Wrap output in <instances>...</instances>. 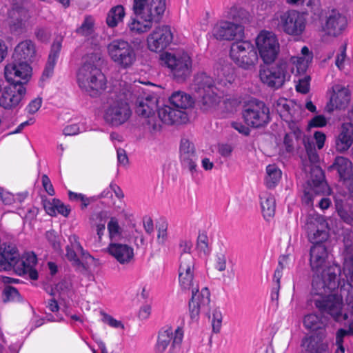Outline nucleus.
Returning a JSON list of instances; mask_svg holds the SVG:
<instances>
[{
	"mask_svg": "<svg viewBox=\"0 0 353 353\" xmlns=\"http://www.w3.org/2000/svg\"><path fill=\"white\" fill-rule=\"evenodd\" d=\"M341 181L346 187L348 192L353 196V169L352 162L343 157H337L333 164Z\"/></svg>",
	"mask_w": 353,
	"mask_h": 353,
	"instance_id": "nucleus-28",
	"label": "nucleus"
},
{
	"mask_svg": "<svg viewBox=\"0 0 353 353\" xmlns=\"http://www.w3.org/2000/svg\"><path fill=\"white\" fill-rule=\"evenodd\" d=\"M246 16V12L239 3H233L227 7L223 12V17L228 19L239 21Z\"/></svg>",
	"mask_w": 353,
	"mask_h": 353,
	"instance_id": "nucleus-47",
	"label": "nucleus"
},
{
	"mask_svg": "<svg viewBox=\"0 0 353 353\" xmlns=\"http://www.w3.org/2000/svg\"><path fill=\"white\" fill-rule=\"evenodd\" d=\"M242 117L248 125L253 128L263 127L270 121V109L263 101L251 99L245 104Z\"/></svg>",
	"mask_w": 353,
	"mask_h": 353,
	"instance_id": "nucleus-15",
	"label": "nucleus"
},
{
	"mask_svg": "<svg viewBox=\"0 0 353 353\" xmlns=\"http://www.w3.org/2000/svg\"><path fill=\"white\" fill-rule=\"evenodd\" d=\"M158 115L160 120L168 125L183 123L187 118L184 112L173 109L168 105L159 108Z\"/></svg>",
	"mask_w": 353,
	"mask_h": 353,
	"instance_id": "nucleus-34",
	"label": "nucleus"
},
{
	"mask_svg": "<svg viewBox=\"0 0 353 353\" xmlns=\"http://www.w3.org/2000/svg\"><path fill=\"white\" fill-rule=\"evenodd\" d=\"M19 1L5 0L10 8H8L7 5L0 8V21H4L9 32L16 36L25 33L30 26V12L23 3H19Z\"/></svg>",
	"mask_w": 353,
	"mask_h": 353,
	"instance_id": "nucleus-8",
	"label": "nucleus"
},
{
	"mask_svg": "<svg viewBox=\"0 0 353 353\" xmlns=\"http://www.w3.org/2000/svg\"><path fill=\"white\" fill-rule=\"evenodd\" d=\"M160 60L163 65L170 69L171 74L177 81H185L192 73V59L185 52H165L160 55Z\"/></svg>",
	"mask_w": 353,
	"mask_h": 353,
	"instance_id": "nucleus-11",
	"label": "nucleus"
},
{
	"mask_svg": "<svg viewBox=\"0 0 353 353\" xmlns=\"http://www.w3.org/2000/svg\"><path fill=\"white\" fill-rule=\"evenodd\" d=\"M336 150L343 152L347 150L353 143V125L343 123L335 141Z\"/></svg>",
	"mask_w": 353,
	"mask_h": 353,
	"instance_id": "nucleus-33",
	"label": "nucleus"
},
{
	"mask_svg": "<svg viewBox=\"0 0 353 353\" xmlns=\"http://www.w3.org/2000/svg\"><path fill=\"white\" fill-rule=\"evenodd\" d=\"M32 68L27 61L12 59L4 68V76L7 81L12 83H27L32 77Z\"/></svg>",
	"mask_w": 353,
	"mask_h": 353,
	"instance_id": "nucleus-19",
	"label": "nucleus"
},
{
	"mask_svg": "<svg viewBox=\"0 0 353 353\" xmlns=\"http://www.w3.org/2000/svg\"><path fill=\"white\" fill-rule=\"evenodd\" d=\"M101 321L102 323L114 329H124V325L121 321L114 319L112 316L103 311L100 312Z\"/></svg>",
	"mask_w": 353,
	"mask_h": 353,
	"instance_id": "nucleus-56",
	"label": "nucleus"
},
{
	"mask_svg": "<svg viewBox=\"0 0 353 353\" xmlns=\"http://www.w3.org/2000/svg\"><path fill=\"white\" fill-rule=\"evenodd\" d=\"M303 325L306 329L312 332L319 331V334L324 336L327 320L324 318H320L315 314H310L305 316Z\"/></svg>",
	"mask_w": 353,
	"mask_h": 353,
	"instance_id": "nucleus-38",
	"label": "nucleus"
},
{
	"mask_svg": "<svg viewBox=\"0 0 353 353\" xmlns=\"http://www.w3.org/2000/svg\"><path fill=\"white\" fill-rule=\"evenodd\" d=\"M194 259L191 253L181 254L179 259V274H194Z\"/></svg>",
	"mask_w": 353,
	"mask_h": 353,
	"instance_id": "nucleus-46",
	"label": "nucleus"
},
{
	"mask_svg": "<svg viewBox=\"0 0 353 353\" xmlns=\"http://www.w3.org/2000/svg\"><path fill=\"white\" fill-rule=\"evenodd\" d=\"M61 48V40H56L52 45L51 50L48 56V62L43 72V78H48L52 76L54 65L57 63Z\"/></svg>",
	"mask_w": 353,
	"mask_h": 353,
	"instance_id": "nucleus-37",
	"label": "nucleus"
},
{
	"mask_svg": "<svg viewBox=\"0 0 353 353\" xmlns=\"http://www.w3.org/2000/svg\"><path fill=\"white\" fill-rule=\"evenodd\" d=\"M230 57L234 63L245 70H252L258 61V55L253 44L248 40L232 43Z\"/></svg>",
	"mask_w": 353,
	"mask_h": 353,
	"instance_id": "nucleus-13",
	"label": "nucleus"
},
{
	"mask_svg": "<svg viewBox=\"0 0 353 353\" xmlns=\"http://www.w3.org/2000/svg\"><path fill=\"white\" fill-rule=\"evenodd\" d=\"M37 258L33 252H26L20 256L14 246H5L4 253H0V270H14L17 274L27 275L32 280L38 279L35 268Z\"/></svg>",
	"mask_w": 353,
	"mask_h": 353,
	"instance_id": "nucleus-7",
	"label": "nucleus"
},
{
	"mask_svg": "<svg viewBox=\"0 0 353 353\" xmlns=\"http://www.w3.org/2000/svg\"><path fill=\"white\" fill-rule=\"evenodd\" d=\"M334 222L335 226H334V228H330L331 231L339 236H343L345 246L347 248H351L353 245V238L351 231L349 230H344L340 222L337 221Z\"/></svg>",
	"mask_w": 353,
	"mask_h": 353,
	"instance_id": "nucleus-50",
	"label": "nucleus"
},
{
	"mask_svg": "<svg viewBox=\"0 0 353 353\" xmlns=\"http://www.w3.org/2000/svg\"><path fill=\"white\" fill-rule=\"evenodd\" d=\"M223 321V314L219 307H214L212 310L211 325L214 333H219Z\"/></svg>",
	"mask_w": 353,
	"mask_h": 353,
	"instance_id": "nucleus-55",
	"label": "nucleus"
},
{
	"mask_svg": "<svg viewBox=\"0 0 353 353\" xmlns=\"http://www.w3.org/2000/svg\"><path fill=\"white\" fill-rule=\"evenodd\" d=\"M160 60L163 65L170 69L171 74L177 81H185L192 73V59L185 52H165L160 55Z\"/></svg>",
	"mask_w": 353,
	"mask_h": 353,
	"instance_id": "nucleus-10",
	"label": "nucleus"
},
{
	"mask_svg": "<svg viewBox=\"0 0 353 353\" xmlns=\"http://www.w3.org/2000/svg\"><path fill=\"white\" fill-rule=\"evenodd\" d=\"M26 198L24 194H19L16 196L12 193L0 188V199L5 205H12L14 203H21Z\"/></svg>",
	"mask_w": 353,
	"mask_h": 353,
	"instance_id": "nucleus-53",
	"label": "nucleus"
},
{
	"mask_svg": "<svg viewBox=\"0 0 353 353\" xmlns=\"http://www.w3.org/2000/svg\"><path fill=\"white\" fill-rule=\"evenodd\" d=\"M235 80L233 70L225 67L218 70L216 82L220 88L214 85V80L205 72L196 74L194 79L192 88L197 94L199 105L203 111H211L216 108L221 101V96L216 90L222 87L228 88Z\"/></svg>",
	"mask_w": 353,
	"mask_h": 353,
	"instance_id": "nucleus-5",
	"label": "nucleus"
},
{
	"mask_svg": "<svg viewBox=\"0 0 353 353\" xmlns=\"http://www.w3.org/2000/svg\"><path fill=\"white\" fill-rule=\"evenodd\" d=\"M311 78L308 75L299 77L296 82V90L302 94H306L310 90Z\"/></svg>",
	"mask_w": 353,
	"mask_h": 353,
	"instance_id": "nucleus-58",
	"label": "nucleus"
},
{
	"mask_svg": "<svg viewBox=\"0 0 353 353\" xmlns=\"http://www.w3.org/2000/svg\"><path fill=\"white\" fill-rule=\"evenodd\" d=\"M214 267L219 271L223 272L227 268V251L224 249H221L216 252L214 256Z\"/></svg>",
	"mask_w": 353,
	"mask_h": 353,
	"instance_id": "nucleus-54",
	"label": "nucleus"
},
{
	"mask_svg": "<svg viewBox=\"0 0 353 353\" xmlns=\"http://www.w3.org/2000/svg\"><path fill=\"white\" fill-rule=\"evenodd\" d=\"M282 172L276 164H270L266 167L264 183L267 188H274L280 182Z\"/></svg>",
	"mask_w": 353,
	"mask_h": 353,
	"instance_id": "nucleus-39",
	"label": "nucleus"
},
{
	"mask_svg": "<svg viewBox=\"0 0 353 353\" xmlns=\"http://www.w3.org/2000/svg\"><path fill=\"white\" fill-rule=\"evenodd\" d=\"M157 21L141 16L132 17L127 24L128 30L134 34H141L148 32Z\"/></svg>",
	"mask_w": 353,
	"mask_h": 353,
	"instance_id": "nucleus-35",
	"label": "nucleus"
},
{
	"mask_svg": "<svg viewBox=\"0 0 353 353\" xmlns=\"http://www.w3.org/2000/svg\"><path fill=\"white\" fill-rule=\"evenodd\" d=\"M335 208L338 215L345 223L353 226V196L340 194L334 196Z\"/></svg>",
	"mask_w": 353,
	"mask_h": 353,
	"instance_id": "nucleus-30",
	"label": "nucleus"
},
{
	"mask_svg": "<svg viewBox=\"0 0 353 353\" xmlns=\"http://www.w3.org/2000/svg\"><path fill=\"white\" fill-rule=\"evenodd\" d=\"M43 203L46 212L50 216H56L57 214H60L67 217L71 211L69 205L63 204L57 199H43Z\"/></svg>",
	"mask_w": 353,
	"mask_h": 353,
	"instance_id": "nucleus-36",
	"label": "nucleus"
},
{
	"mask_svg": "<svg viewBox=\"0 0 353 353\" xmlns=\"http://www.w3.org/2000/svg\"><path fill=\"white\" fill-rule=\"evenodd\" d=\"M36 46L30 39L20 41L14 47L12 59L32 63L36 56Z\"/></svg>",
	"mask_w": 353,
	"mask_h": 353,
	"instance_id": "nucleus-32",
	"label": "nucleus"
},
{
	"mask_svg": "<svg viewBox=\"0 0 353 353\" xmlns=\"http://www.w3.org/2000/svg\"><path fill=\"white\" fill-rule=\"evenodd\" d=\"M125 15V9L122 6L112 8L108 13L106 23L109 27L114 28L121 22Z\"/></svg>",
	"mask_w": 353,
	"mask_h": 353,
	"instance_id": "nucleus-43",
	"label": "nucleus"
},
{
	"mask_svg": "<svg viewBox=\"0 0 353 353\" xmlns=\"http://www.w3.org/2000/svg\"><path fill=\"white\" fill-rule=\"evenodd\" d=\"M167 240V225L165 224H162L158 229L157 241L159 244H165Z\"/></svg>",
	"mask_w": 353,
	"mask_h": 353,
	"instance_id": "nucleus-64",
	"label": "nucleus"
},
{
	"mask_svg": "<svg viewBox=\"0 0 353 353\" xmlns=\"http://www.w3.org/2000/svg\"><path fill=\"white\" fill-rule=\"evenodd\" d=\"M260 199L263 216L265 219L269 220L274 215L275 199L274 196L269 193H265L261 195Z\"/></svg>",
	"mask_w": 353,
	"mask_h": 353,
	"instance_id": "nucleus-40",
	"label": "nucleus"
},
{
	"mask_svg": "<svg viewBox=\"0 0 353 353\" xmlns=\"http://www.w3.org/2000/svg\"><path fill=\"white\" fill-rule=\"evenodd\" d=\"M260 57L266 64L272 63L280 52V44L276 35L270 31H261L255 39Z\"/></svg>",
	"mask_w": 353,
	"mask_h": 353,
	"instance_id": "nucleus-16",
	"label": "nucleus"
},
{
	"mask_svg": "<svg viewBox=\"0 0 353 353\" xmlns=\"http://www.w3.org/2000/svg\"><path fill=\"white\" fill-rule=\"evenodd\" d=\"M70 241L71 242V246H67L66 248V257L74 264H78L79 259L77 255V252L81 253L83 255V248L78 242L76 236H70Z\"/></svg>",
	"mask_w": 353,
	"mask_h": 353,
	"instance_id": "nucleus-45",
	"label": "nucleus"
},
{
	"mask_svg": "<svg viewBox=\"0 0 353 353\" xmlns=\"http://www.w3.org/2000/svg\"><path fill=\"white\" fill-rule=\"evenodd\" d=\"M42 105V99L37 97L32 100L26 108V110L28 114H33L36 113Z\"/></svg>",
	"mask_w": 353,
	"mask_h": 353,
	"instance_id": "nucleus-62",
	"label": "nucleus"
},
{
	"mask_svg": "<svg viewBox=\"0 0 353 353\" xmlns=\"http://www.w3.org/2000/svg\"><path fill=\"white\" fill-rule=\"evenodd\" d=\"M87 130L85 122L81 121L78 123H71L67 125L63 130V133L65 136H74L79 133Z\"/></svg>",
	"mask_w": 353,
	"mask_h": 353,
	"instance_id": "nucleus-52",
	"label": "nucleus"
},
{
	"mask_svg": "<svg viewBox=\"0 0 353 353\" xmlns=\"http://www.w3.org/2000/svg\"><path fill=\"white\" fill-rule=\"evenodd\" d=\"M109 238L111 242H117L122 236L123 229L115 217H111L107 224Z\"/></svg>",
	"mask_w": 353,
	"mask_h": 353,
	"instance_id": "nucleus-49",
	"label": "nucleus"
},
{
	"mask_svg": "<svg viewBox=\"0 0 353 353\" xmlns=\"http://www.w3.org/2000/svg\"><path fill=\"white\" fill-rule=\"evenodd\" d=\"M346 26V17L338 11L333 10L327 17L323 30L330 36L337 37L342 33Z\"/></svg>",
	"mask_w": 353,
	"mask_h": 353,
	"instance_id": "nucleus-31",
	"label": "nucleus"
},
{
	"mask_svg": "<svg viewBox=\"0 0 353 353\" xmlns=\"http://www.w3.org/2000/svg\"><path fill=\"white\" fill-rule=\"evenodd\" d=\"M345 321H347V323L349 325L348 330L341 328L339 329L336 334V345H337L338 349L343 352H344V347L343 346V338L347 335L353 334V332L350 331V319H346Z\"/></svg>",
	"mask_w": 353,
	"mask_h": 353,
	"instance_id": "nucleus-59",
	"label": "nucleus"
},
{
	"mask_svg": "<svg viewBox=\"0 0 353 353\" xmlns=\"http://www.w3.org/2000/svg\"><path fill=\"white\" fill-rule=\"evenodd\" d=\"M5 301H18L20 300V294L17 290L13 287L8 286L4 289Z\"/></svg>",
	"mask_w": 353,
	"mask_h": 353,
	"instance_id": "nucleus-61",
	"label": "nucleus"
},
{
	"mask_svg": "<svg viewBox=\"0 0 353 353\" xmlns=\"http://www.w3.org/2000/svg\"><path fill=\"white\" fill-rule=\"evenodd\" d=\"M274 108L281 118L288 123L299 122L301 119V109L292 101L279 98L274 104Z\"/></svg>",
	"mask_w": 353,
	"mask_h": 353,
	"instance_id": "nucleus-24",
	"label": "nucleus"
},
{
	"mask_svg": "<svg viewBox=\"0 0 353 353\" xmlns=\"http://www.w3.org/2000/svg\"><path fill=\"white\" fill-rule=\"evenodd\" d=\"M330 228L334 226H330L325 217L319 214L308 216L305 225L308 240L314 245H322L327 238L326 229L331 231Z\"/></svg>",
	"mask_w": 353,
	"mask_h": 353,
	"instance_id": "nucleus-18",
	"label": "nucleus"
},
{
	"mask_svg": "<svg viewBox=\"0 0 353 353\" xmlns=\"http://www.w3.org/2000/svg\"><path fill=\"white\" fill-rule=\"evenodd\" d=\"M170 102L176 108L185 109L192 105L193 100L192 97L181 91H176L170 96Z\"/></svg>",
	"mask_w": 353,
	"mask_h": 353,
	"instance_id": "nucleus-41",
	"label": "nucleus"
},
{
	"mask_svg": "<svg viewBox=\"0 0 353 353\" xmlns=\"http://www.w3.org/2000/svg\"><path fill=\"white\" fill-rule=\"evenodd\" d=\"M94 21L93 17L85 16L81 26L77 29V33L84 37L92 36L94 32Z\"/></svg>",
	"mask_w": 353,
	"mask_h": 353,
	"instance_id": "nucleus-51",
	"label": "nucleus"
},
{
	"mask_svg": "<svg viewBox=\"0 0 353 353\" xmlns=\"http://www.w3.org/2000/svg\"><path fill=\"white\" fill-rule=\"evenodd\" d=\"M315 176V179H312V184L311 185V192L305 190L303 197V201L307 204H310L312 202L313 194H330V190L327 183L324 181V174L323 170L319 166H313L312 168V177Z\"/></svg>",
	"mask_w": 353,
	"mask_h": 353,
	"instance_id": "nucleus-27",
	"label": "nucleus"
},
{
	"mask_svg": "<svg viewBox=\"0 0 353 353\" xmlns=\"http://www.w3.org/2000/svg\"><path fill=\"white\" fill-rule=\"evenodd\" d=\"M274 22L280 30L292 37L301 36L306 27L304 15L293 10L276 13Z\"/></svg>",
	"mask_w": 353,
	"mask_h": 353,
	"instance_id": "nucleus-14",
	"label": "nucleus"
},
{
	"mask_svg": "<svg viewBox=\"0 0 353 353\" xmlns=\"http://www.w3.org/2000/svg\"><path fill=\"white\" fill-rule=\"evenodd\" d=\"M110 59L121 68L128 69L137 61V53L134 47L122 39L112 40L107 46Z\"/></svg>",
	"mask_w": 353,
	"mask_h": 353,
	"instance_id": "nucleus-12",
	"label": "nucleus"
},
{
	"mask_svg": "<svg viewBox=\"0 0 353 353\" xmlns=\"http://www.w3.org/2000/svg\"><path fill=\"white\" fill-rule=\"evenodd\" d=\"M344 272L347 284L340 289V294L336 293L328 296L323 303L319 299H314V305L322 313L329 314L334 321L343 322L350 319V331L353 332V263L349 267L345 263Z\"/></svg>",
	"mask_w": 353,
	"mask_h": 353,
	"instance_id": "nucleus-4",
	"label": "nucleus"
},
{
	"mask_svg": "<svg viewBox=\"0 0 353 353\" xmlns=\"http://www.w3.org/2000/svg\"><path fill=\"white\" fill-rule=\"evenodd\" d=\"M330 100L325 106V111L327 112L345 108L350 101L349 90L341 84H334L330 90Z\"/></svg>",
	"mask_w": 353,
	"mask_h": 353,
	"instance_id": "nucleus-26",
	"label": "nucleus"
},
{
	"mask_svg": "<svg viewBox=\"0 0 353 353\" xmlns=\"http://www.w3.org/2000/svg\"><path fill=\"white\" fill-rule=\"evenodd\" d=\"M288 126L292 130V132L287 133L284 137V144L286 146V150L290 151L294 145L295 139H297L301 135L299 122H293L288 123Z\"/></svg>",
	"mask_w": 353,
	"mask_h": 353,
	"instance_id": "nucleus-48",
	"label": "nucleus"
},
{
	"mask_svg": "<svg viewBox=\"0 0 353 353\" xmlns=\"http://www.w3.org/2000/svg\"><path fill=\"white\" fill-rule=\"evenodd\" d=\"M133 12L158 21L165 10V0H133Z\"/></svg>",
	"mask_w": 353,
	"mask_h": 353,
	"instance_id": "nucleus-20",
	"label": "nucleus"
},
{
	"mask_svg": "<svg viewBox=\"0 0 353 353\" xmlns=\"http://www.w3.org/2000/svg\"><path fill=\"white\" fill-rule=\"evenodd\" d=\"M320 341L315 336H309L303 339L301 342L302 353H322Z\"/></svg>",
	"mask_w": 353,
	"mask_h": 353,
	"instance_id": "nucleus-44",
	"label": "nucleus"
},
{
	"mask_svg": "<svg viewBox=\"0 0 353 353\" xmlns=\"http://www.w3.org/2000/svg\"><path fill=\"white\" fill-rule=\"evenodd\" d=\"M26 88L21 83H10L6 86L0 97V107L13 109L20 107L25 99Z\"/></svg>",
	"mask_w": 353,
	"mask_h": 353,
	"instance_id": "nucleus-22",
	"label": "nucleus"
},
{
	"mask_svg": "<svg viewBox=\"0 0 353 353\" xmlns=\"http://www.w3.org/2000/svg\"><path fill=\"white\" fill-rule=\"evenodd\" d=\"M107 252L122 265H129L134 260V249L128 243L110 242L107 247Z\"/></svg>",
	"mask_w": 353,
	"mask_h": 353,
	"instance_id": "nucleus-25",
	"label": "nucleus"
},
{
	"mask_svg": "<svg viewBox=\"0 0 353 353\" xmlns=\"http://www.w3.org/2000/svg\"><path fill=\"white\" fill-rule=\"evenodd\" d=\"M327 252L323 245H314L310 250V265L314 272L312 283V301L319 299L325 303L328 296L334 295L337 287L334 268L327 261Z\"/></svg>",
	"mask_w": 353,
	"mask_h": 353,
	"instance_id": "nucleus-3",
	"label": "nucleus"
},
{
	"mask_svg": "<svg viewBox=\"0 0 353 353\" xmlns=\"http://www.w3.org/2000/svg\"><path fill=\"white\" fill-rule=\"evenodd\" d=\"M114 92L117 99L105 110V121L113 125L119 126L125 123L130 117L132 112L129 103H133L137 99L136 112L139 115L150 119L157 108V97L152 93L142 92L132 84L121 80L114 85Z\"/></svg>",
	"mask_w": 353,
	"mask_h": 353,
	"instance_id": "nucleus-1",
	"label": "nucleus"
},
{
	"mask_svg": "<svg viewBox=\"0 0 353 353\" xmlns=\"http://www.w3.org/2000/svg\"><path fill=\"white\" fill-rule=\"evenodd\" d=\"M101 60L99 52L88 54L77 74L79 88L91 97L98 96L106 88V78L99 68Z\"/></svg>",
	"mask_w": 353,
	"mask_h": 353,
	"instance_id": "nucleus-6",
	"label": "nucleus"
},
{
	"mask_svg": "<svg viewBox=\"0 0 353 353\" xmlns=\"http://www.w3.org/2000/svg\"><path fill=\"white\" fill-rule=\"evenodd\" d=\"M198 157L194 146L188 139H182L180 145V160L182 165L189 170L192 176L197 174Z\"/></svg>",
	"mask_w": 353,
	"mask_h": 353,
	"instance_id": "nucleus-29",
	"label": "nucleus"
},
{
	"mask_svg": "<svg viewBox=\"0 0 353 353\" xmlns=\"http://www.w3.org/2000/svg\"><path fill=\"white\" fill-rule=\"evenodd\" d=\"M184 335L181 327H177L175 330L171 327L163 328L159 332L157 341L155 345L157 353H164L168 348L170 353H174L181 347Z\"/></svg>",
	"mask_w": 353,
	"mask_h": 353,
	"instance_id": "nucleus-17",
	"label": "nucleus"
},
{
	"mask_svg": "<svg viewBox=\"0 0 353 353\" xmlns=\"http://www.w3.org/2000/svg\"><path fill=\"white\" fill-rule=\"evenodd\" d=\"M179 284L186 290H191L192 299L189 303V312L192 320H197L201 312L208 309L210 302V293L207 288L199 291L198 286L194 281V274H179Z\"/></svg>",
	"mask_w": 353,
	"mask_h": 353,
	"instance_id": "nucleus-9",
	"label": "nucleus"
},
{
	"mask_svg": "<svg viewBox=\"0 0 353 353\" xmlns=\"http://www.w3.org/2000/svg\"><path fill=\"white\" fill-rule=\"evenodd\" d=\"M39 213V209L34 206L30 207L26 212H19L18 214L27 221H31L34 219Z\"/></svg>",
	"mask_w": 353,
	"mask_h": 353,
	"instance_id": "nucleus-63",
	"label": "nucleus"
},
{
	"mask_svg": "<svg viewBox=\"0 0 353 353\" xmlns=\"http://www.w3.org/2000/svg\"><path fill=\"white\" fill-rule=\"evenodd\" d=\"M197 250L203 253L205 255H208L210 252V247L209 239L205 233H199L197 238Z\"/></svg>",
	"mask_w": 353,
	"mask_h": 353,
	"instance_id": "nucleus-57",
	"label": "nucleus"
},
{
	"mask_svg": "<svg viewBox=\"0 0 353 353\" xmlns=\"http://www.w3.org/2000/svg\"><path fill=\"white\" fill-rule=\"evenodd\" d=\"M312 59V52L307 46H303L301 54L291 56L288 59H282L274 65L261 68L260 79L267 86L277 90L290 81L292 74L296 76L304 74Z\"/></svg>",
	"mask_w": 353,
	"mask_h": 353,
	"instance_id": "nucleus-2",
	"label": "nucleus"
},
{
	"mask_svg": "<svg viewBox=\"0 0 353 353\" xmlns=\"http://www.w3.org/2000/svg\"><path fill=\"white\" fill-rule=\"evenodd\" d=\"M212 32L216 39L231 41L243 37L244 28L241 24L221 20L214 26Z\"/></svg>",
	"mask_w": 353,
	"mask_h": 353,
	"instance_id": "nucleus-23",
	"label": "nucleus"
},
{
	"mask_svg": "<svg viewBox=\"0 0 353 353\" xmlns=\"http://www.w3.org/2000/svg\"><path fill=\"white\" fill-rule=\"evenodd\" d=\"M107 218V214L105 212L94 214L90 218L91 225L95 228L99 240L101 239L104 234Z\"/></svg>",
	"mask_w": 353,
	"mask_h": 353,
	"instance_id": "nucleus-42",
	"label": "nucleus"
},
{
	"mask_svg": "<svg viewBox=\"0 0 353 353\" xmlns=\"http://www.w3.org/2000/svg\"><path fill=\"white\" fill-rule=\"evenodd\" d=\"M327 123V119L325 116L319 114L312 118L308 122L307 128H323Z\"/></svg>",
	"mask_w": 353,
	"mask_h": 353,
	"instance_id": "nucleus-60",
	"label": "nucleus"
},
{
	"mask_svg": "<svg viewBox=\"0 0 353 353\" xmlns=\"http://www.w3.org/2000/svg\"><path fill=\"white\" fill-rule=\"evenodd\" d=\"M173 39L170 26H159L155 28L146 38L147 48L154 52H160L167 48Z\"/></svg>",
	"mask_w": 353,
	"mask_h": 353,
	"instance_id": "nucleus-21",
	"label": "nucleus"
}]
</instances>
